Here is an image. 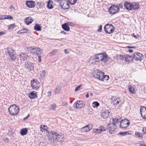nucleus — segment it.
I'll list each match as a JSON object with an SVG mask.
<instances>
[{"label":"nucleus","mask_w":146,"mask_h":146,"mask_svg":"<svg viewBox=\"0 0 146 146\" xmlns=\"http://www.w3.org/2000/svg\"><path fill=\"white\" fill-rule=\"evenodd\" d=\"M83 131H84L85 132H87L88 131H89V130H87L88 129L87 128H85V129H82Z\"/></svg>","instance_id":"nucleus-62"},{"label":"nucleus","mask_w":146,"mask_h":146,"mask_svg":"<svg viewBox=\"0 0 146 146\" xmlns=\"http://www.w3.org/2000/svg\"><path fill=\"white\" fill-rule=\"evenodd\" d=\"M142 142H144V141H142L140 142L139 146H146V145L145 143H142Z\"/></svg>","instance_id":"nucleus-53"},{"label":"nucleus","mask_w":146,"mask_h":146,"mask_svg":"<svg viewBox=\"0 0 146 146\" xmlns=\"http://www.w3.org/2000/svg\"><path fill=\"white\" fill-rule=\"evenodd\" d=\"M10 113L13 115L17 114L19 112V109L15 104L11 105L9 108Z\"/></svg>","instance_id":"nucleus-2"},{"label":"nucleus","mask_w":146,"mask_h":146,"mask_svg":"<svg viewBox=\"0 0 146 146\" xmlns=\"http://www.w3.org/2000/svg\"><path fill=\"white\" fill-rule=\"evenodd\" d=\"M31 85L33 89L37 90L39 89L40 84L38 80L36 79H34L31 81Z\"/></svg>","instance_id":"nucleus-8"},{"label":"nucleus","mask_w":146,"mask_h":146,"mask_svg":"<svg viewBox=\"0 0 146 146\" xmlns=\"http://www.w3.org/2000/svg\"><path fill=\"white\" fill-rule=\"evenodd\" d=\"M52 1L51 0H50L48 1L47 7L48 8L51 9L53 8V6L52 5Z\"/></svg>","instance_id":"nucleus-27"},{"label":"nucleus","mask_w":146,"mask_h":146,"mask_svg":"<svg viewBox=\"0 0 146 146\" xmlns=\"http://www.w3.org/2000/svg\"><path fill=\"white\" fill-rule=\"evenodd\" d=\"M131 36H133V37H134V38H137V37L136 36L134 35V33L132 34H131Z\"/></svg>","instance_id":"nucleus-61"},{"label":"nucleus","mask_w":146,"mask_h":146,"mask_svg":"<svg viewBox=\"0 0 146 146\" xmlns=\"http://www.w3.org/2000/svg\"><path fill=\"white\" fill-rule=\"evenodd\" d=\"M109 76H108L107 75L104 76V75L101 78V80H102V81H104V80H108V79H109Z\"/></svg>","instance_id":"nucleus-35"},{"label":"nucleus","mask_w":146,"mask_h":146,"mask_svg":"<svg viewBox=\"0 0 146 146\" xmlns=\"http://www.w3.org/2000/svg\"><path fill=\"white\" fill-rule=\"evenodd\" d=\"M34 29L36 31H40L41 30V27L40 25L36 24L34 27Z\"/></svg>","instance_id":"nucleus-28"},{"label":"nucleus","mask_w":146,"mask_h":146,"mask_svg":"<svg viewBox=\"0 0 146 146\" xmlns=\"http://www.w3.org/2000/svg\"><path fill=\"white\" fill-rule=\"evenodd\" d=\"M110 112L108 110L104 111L102 113L101 115L102 117L104 119H107L109 116Z\"/></svg>","instance_id":"nucleus-15"},{"label":"nucleus","mask_w":146,"mask_h":146,"mask_svg":"<svg viewBox=\"0 0 146 146\" xmlns=\"http://www.w3.org/2000/svg\"><path fill=\"white\" fill-rule=\"evenodd\" d=\"M64 52L66 54H68L70 53L69 50L67 49H66L64 50Z\"/></svg>","instance_id":"nucleus-55"},{"label":"nucleus","mask_w":146,"mask_h":146,"mask_svg":"<svg viewBox=\"0 0 146 146\" xmlns=\"http://www.w3.org/2000/svg\"><path fill=\"white\" fill-rule=\"evenodd\" d=\"M28 131V129L27 128H23L21 131V134L22 135H26Z\"/></svg>","instance_id":"nucleus-24"},{"label":"nucleus","mask_w":146,"mask_h":146,"mask_svg":"<svg viewBox=\"0 0 146 146\" xmlns=\"http://www.w3.org/2000/svg\"><path fill=\"white\" fill-rule=\"evenodd\" d=\"M57 52V50H54L52 51L50 53V54L51 56L52 55L54 54L55 53Z\"/></svg>","instance_id":"nucleus-51"},{"label":"nucleus","mask_w":146,"mask_h":146,"mask_svg":"<svg viewBox=\"0 0 146 146\" xmlns=\"http://www.w3.org/2000/svg\"><path fill=\"white\" fill-rule=\"evenodd\" d=\"M132 10H137L139 7V6L138 4L135 3L132 5Z\"/></svg>","instance_id":"nucleus-29"},{"label":"nucleus","mask_w":146,"mask_h":146,"mask_svg":"<svg viewBox=\"0 0 146 146\" xmlns=\"http://www.w3.org/2000/svg\"><path fill=\"white\" fill-rule=\"evenodd\" d=\"M104 29L106 33L110 34L114 32V28L111 24H107L105 26Z\"/></svg>","instance_id":"nucleus-4"},{"label":"nucleus","mask_w":146,"mask_h":146,"mask_svg":"<svg viewBox=\"0 0 146 146\" xmlns=\"http://www.w3.org/2000/svg\"><path fill=\"white\" fill-rule=\"evenodd\" d=\"M109 59V56L106 54L104 55L102 53L96 54L90 59V62L93 63L96 62H98L100 61L104 62H106Z\"/></svg>","instance_id":"nucleus-1"},{"label":"nucleus","mask_w":146,"mask_h":146,"mask_svg":"<svg viewBox=\"0 0 146 146\" xmlns=\"http://www.w3.org/2000/svg\"><path fill=\"white\" fill-rule=\"evenodd\" d=\"M60 92V88L59 87H57L55 90V93L58 94Z\"/></svg>","instance_id":"nucleus-39"},{"label":"nucleus","mask_w":146,"mask_h":146,"mask_svg":"<svg viewBox=\"0 0 146 146\" xmlns=\"http://www.w3.org/2000/svg\"><path fill=\"white\" fill-rule=\"evenodd\" d=\"M66 23L68 26H73L74 25V24L73 23L71 22H67Z\"/></svg>","instance_id":"nucleus-47"},{"label":"nucleus","mask_w":146,"mask_h":146,"mask_svg":"<svg viewBox=\"0 0 146 146\" xmlns=\"http://www.w3.org/2000/svg\"><path fill=\"white\" fill-rule=\"evenodd\" d=\"M142 131L144 134L146 133V127H144L142 129Z\"/></svg>","instance_id":"nucleus-54"},{"label":"nucleus","mask_w":146,"mask_h":146,"mask_svg":"<svg viewBox=\"0 0 146 146\" xmlns=\"http://www.w3.org/2000/svg\"><path fill=\"white\" fill-rule=\"evenodd\" d=\"M25 68L29 71L34 69V66L32 63L29 62H26L25 64Z\"/></svg>","instance_id":"nucleus-12"},{"label":"nucleus","mask_w":146,"mask_h":146,"mask_svg":"<svg viewBox=\"0 0 146 146\" xmlns=\"http://www.w3.org/2000/svg\"><path fill=\"white\" fill-rule=\"evenodd\" d=\"M119 11V7L114 5L110 7L109 9L110 13L112 15L117 13Z\"/></svg>","instance_id":"nucleus-6"},{"label":"nucleus","mask_w":146,"mask_h":146,"mask_svg":"<svg viewBox=\"0 0 146 146\" xmlns=\"http://www.w3.org/2000/svg\"><path fill=\"white\" fill-rule=\"evenodd\" d=\"M58 2L60 1V4L61 6V7L63 9H65V8L63 7V6H64V4H67V3L66 2V1L65 0H54Z\"/></svg>","instance_id":"nucleus-25"},{"label":"nucleus","mask_w":146,"mask_h":146,"mask_svg":"<svg viewBox=\"0 0 146 146\" xmlns=\"http://www.w3.org/2000/svg\"><path fill=\"white\" fill-rule=\"evenodd\" d=\"M29 116V114L28 115V116L27 117H26L25 118H24V120H25V119H27L28 118V117Z\"/></svg>","instance_id":"nucleus-64"},{"label":"nucleus","mask_w":146,"mask_h":146,"mask_svg":"<svg viewBox=\"0 0 146 146\" xmlns=\"http://www.w3.org/2000/svg\"><path fill=\"white\" fill-rule=\"evenodd\" d=\"M25 54L23 53L20 55V58L21 60L24 61L27 60V58L25 56Z\"/></svg>","instance_id":"nucleus-26"},{"label":"nucleus","mask_w":146,"mask_h":146,"mask_svg":"<svg viewBox=\"0 0 146 146\" xmlns=\"http://www.w3.org/2000/svg\"><path fill=\"white\" fill-rule=\"evenodd\" d=\"M142 54L138 52H135L134 53L133 58L136 61L141 60L143 59Z\"/></svg>","instance_id":"nucleus-10"},{"label":"nucleus","mask_w":146,"mask_h":146,"mask_svg":"<svg viewBox=\"0 0 146 146\" xmlns=\"http://www.w3.org/2000/svg\"><path fill=\"white\" fill-rule=\"evenodd\" d=\"M7 19H13V17L11 16L8 15L7 16Z\"/></svg>","instance_id":"nucleus-56"},{"label":"nucleus","mask_w":146,"mask_h":146,"mask_svg":"<svg viewBox=\"0 0 146 146\" xmlns=\"http://www.w3.org/2000/svg\"><path fill=\"white\" fill-rule=\"evenodd\" d=\"M28 31V30L27 29H23L17 32L18 34H22V33H26Z\"/></svg>","instance_id":"nucleus-30"},{"label":"nucleus","mask_w":146,"mask_h":146,"mask_svg":"<svg viewBox=\"0 0 146 146\" xmlns=\"http://www.w3.org/2000/svg\"><path fill=\"white\" fill-rule=\"evenodd\" d=\"M38 61L39 62H40L41 61V56H38Z\"/></svg>","instance_id":"nucleus-60"},{"label":"nucleus","mask_w":146,"mask_h":146,"mask_svg":"<svg viewBox=\"0 0 146 146\" xmlns=\"http://www.w3.org/2000/svg\"><path fill=\"white\" fill-rule=\"evenodd\" d=\"M33 21V19H32L31 17H29L25 19V22L27 25H29Z\"/></svg>","instance_id":"nucleus-20"},{"label":"nucleus","mask_w":146,"mask_h":146,"mask_svg":"<svg viewBox=\"0 0 146 146\" xmlns=\"http://www.w3.org/2000/svg\"><path fill=\"white\" fill-rule=\"evenodd\" d=\"M26 4L28 7L30 8H34L36 5L35 3L33 1H27L26 3Z\"/></svg>","instance_id":"nucleus-14"},{"label":"nucleus","mask_w":146,"mask_h":146,"mask_svg":"<svg viewBox=\"0 0 146 146\" xmlns=\"http://www.w3.org/2000/svg\"><path fill=\"white\" fill-rule=\"evenodd\" d=\"M129 133L128 131H125L123 132H120L118 133L119 135H120L122 136L125 135H127L129 134Z\"/></svg>","instance_id":"nucleus-37"},{"label":"nucleus","mask_w":146,"mask_h":146,"mask_svg":"<svg viewBox=\"0 0 146 146\" xmlns=\"http://www.w3.org/2000/svg\"><path fill=\"white\" fill-rule=\"evenodd\" d=\"M7 16H5L4 15H1L0 16V19L3 20L4 19H7Z\"/></svg>","instance_id":"nucleus-50"},{"label":"nucleus","mask_w":146,"mask_h":146,"mask_svg":"<svg viewBox=\"0 0 146 146\" xmlns=\"http://www.w3.org/2000/svg\"><path fill=\"white\" fill-rule=\"evenodd\" d=\"M51 92L50 91H48V95H47L48 96V97H50L51 96Z\"/></svg>","instance_id":"nucleus-58"},{"label":"nucleus","mask_w":146,"mask_h":146,"mask_svg":"<svg viewBox=\"0 0 146 146\" xmlns=\"http://www.w3.org/2000/svg\"><path fill=\"white\" fill-rule=\"evenodd\" d=\"M61 33H62V34H64L65 35H66V33L64 32V31H62L61 32H60Z\"/></svg>","instance_id":"nucleus-63"},{"label":"nucleus","mask_w":146,"mask_h":146,"mask_svg":"<svg viewBox=\"0 0 146 146\" xmlns=\"http://www.w3.org/2000/svg\"><path fill=\"white\" fill-rule=\"evenodd\" d=\"M119 7L121 8H123V5L121 3L119 4Z\"/></svg>","instance_id":"nucleus-59"},{"label":"nucleus","mask_w":146,"mask_h":146,"mask_svg":"<svg viewBox=\"0 0 146 146\" xmlns=\"http://www.w3.org/2000/svg\"><path fill=\"white\" fill-rule=\"evenodd\" d=\"M69 3L72 5H74L77 1L76 0H68Z\"/></svg>","instance_id":"nucleus-41"},{"label":"nucleus","mask_w":146,"mask_h":146,"mask_svg":"<svg viewBox=\"0 0 146 146\" xmlns=\"http://www.w3.org/2000/svg\"><path fill=\"white\" fill-rule=\"evenodd\" d=\"M125 7L128 10H132V4L128 2H126L124 4Z\"/></svg>","instance_id":"nucleus-16"},{"label":"nucleus","mask_w":146,"mask_h":146,"mask_svg":"<svg viewBox=\"0 0 146 146\" xmlns=\"http://www.w3.org/2000/svg\"><path fill=\"white\" fill-rule=\"evenodd\" d=\"M112 100L113 102L115 105H117V104H118L119 103V101L120 99L116 97H113L112 98Z\"/></svg>","instance_id":"nucleus-23"},{"label":"nucleus","mask_w":146,"mask_h":146,"mask_svg":"<svg viewBox=\"0 0 146 146\" xmlns=\"http://www.w3.org/2000/svg\"><path fill=\"white\" fill-rule=\"evenodd\" d=\"M33 47H31L32 50H34V52L37 54H40L42 52V50L40 48H32Z\"/></svg>","instance_id":"nucleus-17"},{"label":"nucleus","mask_w":146,"mask_h":146,"mask_svg":"<svg viewBox=\"0 0 146 146\" xmlns=\"http://www.w3.org/2000/svg\"><path fill=\"white\" fill-rule=\"evenodd\" d=\"M135 135H136L138 137L140 138H142V134L141 133H139V132H136L135 133Z\"/></svg>","instance_id":"nucleus-46"},{"label":"nucleus","mask_w":146,"mask_h":146,"mask_svg":"<svg viewBox=\"0 0 146 146\" xmlns=\"http://www.w3.org/2000/svg\"><path fill=\"white\" fill-rule=\"evenodd\" d=\"M83 85L82 84H81L77 87H76L75 89V91L77 92L79 90H80L82 88V87Z\"/></svg>","instance_id":"nucleus-42"},{"label":"nucleus","mask_w":146,"mask_h":146,"mask_svg":"<svg viewBox=\"0 0 146 146\" xmlns=\"http://www.w3.org/2000/svg\"><path fill=\"white\" fill-rule=\"evenodd\" d=\"M42 125H41L40 126V130L42 131H42V130H45L46 129L47 127L45 125H43V127H42Z\"/></svg>","instance_id":"nucleus-44"},{"label":"nucleus","mask_w":146,"mask_h":146,"mask_svg":"<svg viewBox=\"0 0 146 146\" xmlns=\"http://www.w3.org/2000/svg\"><path fill=\"white\" fill-rule=\"evenodd\" d=\"M15 27V24H12L10 25L9 29H13Z\"/></svg>","instance_id":"nucleus-45"},{"label":"nucleus","mask_w":146,"mask_h":146,"mask_svg":"<svg viewBox=\"0 0 146 146\" xmlns=\"http://www.w3.org/2000/svg\"><path fill=\"white\" fill-rule=\"evenodd\" d=\"M93 127V126L92 125H87L84 127H83L82 128V129H85V128H87L88 129L87 130H90Z\"/></svg>","instance_id":"nucleus-32"},{"label":"nucleus","mask_w":146,"mask_h":146,"mask_svg":"<svg viewBox=\"0 0 146 146\" xmlns=\"http://www.w3.org/2000/svg\"><path fill=\"white\" fill-rule=\"evenodd\" d=\"M56 108V104H53L51 106V109L54 110Z\"/></svg>","instance_id":"nucleus-43"},{"label":"nucleus","mask_w":146,"mask_h":146,"mask_svg":"<svg viewBox=\"0 0 146 146\" xmlns=\"http://www.w3.org/2000/svg\"><path fill=\"white\" fill-rule=\"evenodd\" d=\"M121 121V119L120 117L119 116L116 117H115V118L113 119V122L112 123V124L113 125H115V123H118V122H119L120 123Z\"/></svg>","instance_id":"nucleus-18"},{"label":"nucleus","mask_w":146,"mask_h":146,"mask_svg":"<svg viewBox=\"0 0 146 146\" xmlns=\"http://www.w3.org/2000/svg\"><path fill=\"white\" fill-rule=\"evenodd\" d=\"M5 32L4 31H1L0 32V36L3 35L5 34Z\"/></svg>","instance_id":"nucleus-57"},{"label":"nucleus","mask_w":146,"mask_h":146,"mask_svg":"<svg viewBox=\"0 0 146 146\" xmlns=\"http://www.w3.org/2000/svg\"><path fill=\"white\" fill-rule=\"evenodd\" d=\"M140 112L142 117L143 119H146V108L144 107L141 108Z\"/></svg>","instance_id":"nucleus-13"},{"label":"nucleus","mask_w":146,"mask_h":146,"mask_svg":"<svg viewBox=\"0 0 146 146\" xmlns=\"http://www.w3.org/2000/svg\"><path fill=\"white\" fill-rule=\"evenodd\" d=\"M97 70V73H93V75L94 77L100 80H101V78L104 74V72L102 71H99L98 70Z\"/></svg>","instance_id":"nucleus-9"},{"label":"nucleus","mask_w":146,"mask_h":146,"mask_svg":"<svg viewBox=\"0 0 146 146\" xmlns=\"http://www.w3.org/2000/svg\"><path fill=\"white\" fill-rule=\"evenodd\" d=\"M125 55L126 54H119L117 56V57L118 58L123 60L124 58L125 59Z\"/></svg>","instance_id":"nucleus-33"},{"label":"nucleus","mask_w":146,"mask_h":146,"mask_svg":"<svg viewBox=\"0 0 146 146\" xmlns=\"http://www.w3.org/2000/svg\"><path fill=\"white\" fill-rule=\"evenodd\" d=\"M51 134V139L52 140L53 139V140H57L58 141H62V140L64 137L63 135H58L56 133L54 132H51L50 133V134Z\"/></svg>","instance_id":"nucleus-3"},{"label":"nucleus","mask_w":146,"mask_h":146,"mask_svg":"<svg viewBox=\"0 0 146 146\" xmlns=\"http://www.w3.org/2000/svg\"><path fill=\"white\" fill-rule=\"evenodd\" d=\"M128 88L129 91L132 93H134L133 88L131 86H129Z\"/></svg>","instance_id":"nucleus-40"},{"label":"nucleus","mask_w":146,"mask_h":146,"mask_svg":"<svg viewBox=\"0 0 146 146\" xmlns=\"http://www.w3.org/2000/svg\"><path fill=\"white\" fill-rule=\"evenodd\" d=\"M83 101L82 100L78 101L73 105L74 107L77 109H80L83 107Z\"/></svg>","instance_id":"nucleus-11"},{"label":"nucleus","mask_w":146,"mask_h":146,"mask_svg":"<svg viewBox=\"0 0 146 146\" xmlns=\"http://www.w3.org/2000/svg\"><path fill=\"white\" fill-rule=\"evenodd\" d=\"M45 74V71L44 70H43L42 71L41 74L40 76L42 77H44Z\"/></svg>","instance_id":"nucleus-48"},{"label":"nucleus","mask_w":146,"mask_h":146,"mask_svg":"<svg viewBox=\"0 0 146 146\" xmlns=\"http://www.w3.org/2000/svg\"><path fill=\"white\" fill-rule=\"evenodd\" d=\"M100 129L101 131H105L106 129V127H104V126L102 127V126H100Z\"/></svg>","instance_id":"nucleus-49"},{"label":"nucleus","mask_w":146,"mask_h":146,"mask_svg":"<svg viewBox=\"0 0 146 146\" xmlns=\"http://www.w3.org/2000/svg\"><path fill=\"white\" fill-rule=\"evenodd\" d=\"M7 53L8 54L10 59L13 61H15L16 59V57L15 55L16 52L15 51L11 48H9L8 50Z\"/></svg>","instance_id":"nucleus-5"},{"label":"nucleus","mask_w":146,"mask_h":146,"mask_svg":"<svg viewBox=\"0 0 146 146\" xmlns=\"http://www.w3.org/2000/svg\"><path fill=\"white\" fill-rule=\"evenodd\" d=\"M133 57L131 56L126 54L125 60L126 62H130L133 61Z\"/></svg>","instance_id":"nucleus-21"},{"label":"nucleus","mask_w":146,"mask_h":146,"mask_svg":"<svg viewBox=\"0 0 146 146\" xmlns=\"http://www.w3.org/2000/svg\"><path fill=\"white\" fill-rule=\"evenodd\" d=\"M130 124L129 121L127 119L121 120L120 123V127L122 129H125Z\"/></svg>","instance_id":"nucleus-7"},{"label":"nucleus","mask_w":146,"mask_h":146,"mask_svg":"<svg viewBox=\"0 0 146 146\" xmlns=\"http://www.w3.org/2000/svg\"><path fill=\"white\" fill-rule=\"evenodd\" d=\"M99 105V103L97 102H94L92 104V106L94 108L98 107Z\"/></svg>","instance_id":"nucleus-31"},{"label":"nucleus","mask_w":146,"mask_h":146,"mask_svg":"<svg viewBox=\"0 0 146 146\" xmlns=\"http://www.w3.org/2000/svg\"><path fill=\"white\" fill-rule=\"evenodd\" d=\"M99 27V29L98 30V31L99 32H101L102 31V25H100Z\"/></svg>","instance_id":"nucleus-52"},{"label":"nucleus","mask_w":146,"mask_h":146,"mask_svg":"<svg viewBox=\"0 0 146 146\" xmlns=\"http://www.w3.org/2000/svg\"><path fill=\"white\" fill-rule=\"evenodd\" d=\"M36 95L35 92H31L29 94V96L31 99H34L36 96Z\"/></svg>","instance_id":"nucleus-22"},{"label":"nucleus","mask_w":146,"mask_h":146,"mask_svg":"<svg viewBox=\"0 0 146 146\" xmlns=\"http://www.w3.org/2000/svg\"><path fill=\"white\" fill-rule=\"evenodd\" d=\"M93 132L94 133L98 134L100 133L101 131L100 128V129H96L93 130Z\"/></svg>","instance_id":"nucleus-38"},{"label":"nucleus","mask_w":146,"mask_h":146,"mask_svg":"<svg viewBox=\"0 0 146 146\" xmlns=\"http://www.w3.org/2000/svg\"><path fill=\"white\" fill-rule=\"evenodd\" d=\"M62 29L65 31H69L70 30V27L68 26L66 23L62 24Z\"/></svg>","instance_id":"nucleus-19"},{"label":"nucleus","mask_w":146,"mask_h":146,"mask_svg":"<svg viewBox=\"0 0 146 146\" xmlns=\"http://www.w3.org/2000/svg\"><path fill=\"white\" fill-rule=\"evenodd\" d=\"M110 128L109 129L110 133L111 134H113L115 130V128L114 127H110Z\"/></svg>","instance_id":"nucleus-34"},{"label":"nucleus","mask_w":146,"mask_h":146,"mask_svg":"<svg viewBox=\"0 0 146 146\" xmlns=\"http://www.w3.org/2000/svg\"><path fill=\"white\" fill-rule=\"evenodd\" d=\"M36 5H38L40 7L42 8L44 6V3H42V2H37Z\"/></svg>","instance_id":"nucleus-36"}]
</instances>
